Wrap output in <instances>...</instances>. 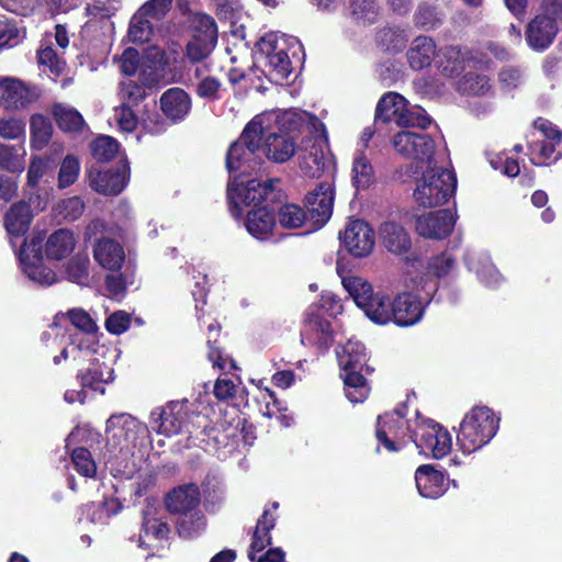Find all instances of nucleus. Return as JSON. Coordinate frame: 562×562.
Masks as SVG:
<instances>
[{
  "instance_id": "1",
  "label": "nucleus",
  "mask_w": 562,
  "mask_h": 562,
  "mask_svg": "<svg viewBox=\"0 0 562 562\" xmlns=\"http://www.w3.org/2000/svg\"><path fill=\"white\" fill-rule=\"evenodd\" d=\"M498 418L486 406L474 407L463 419L458 434L461 449L471 453L487 443L496 434Z\"/></svg>"
},
{
  "instance_id": "50",
  "label": "nucleus",
  "mask_w": 562,
  "mask_h": 562,
  "mask_svg": "<svg viewBox=\"0 0 562 562\" xmlns=\"http://www.w3.org/2000/svg\"><path fill=\"white\" fill-rule=\"evenodd\" d=\"M89 259L87 256H77L72 258L67 266V276L72 282L85 284L88 280Z\"/></svg>"
},
{
  "instance_id": "32",
  "label": "nucleus",
  "mask_w": 562,
  "mask_h": 562,
  "mask_svg": "<svg viewBox=\"0 0 562 562\" xmlns=\"http://www.w3.org/2000/svg\"><path fill=\"white\" fill-rule=\"evenodd\" d=\"M345 375L342 376L346 385L347 397L352 403H360L368 396V387L366 385V379L363 375L352 370L350 362L342 364Z\"/></svg>"
},
{
  "instance_id": "63",
  "label": "nucleus",
  "mask_w": 562,
  "mask_h": 562,
  "mask_svg": "<svg viewBox=\"0 0 562 562\" xmlns=\"http://www.w3.org/2000/svg\"><path fill=\"white\" fill-rule=\"evenodd\" d=\"M540 10V15L553 20L555 24L562 20V0H542Z\"/></svg>"
},
{
  "instance_id": "46",
  "label": "nucleus",
  "mask_w": 562,
  "mask_h": 562,
  "mask_svg": "<svg viewBox=\"0 0 562 562\" xmlns=\"http://www.w3.org/2000/svg\"><path fill=\"white\" fill-rule=\"evenodd\" d=\"M80 164L76 156L67 155L61 161L58 173V187L67 188L74 184L78 178Z\"/></svg>"
},
{
  "instance_id": "31",
  "label": "nucleus",
  "mask_w": 562,
  "mask_h": 562,
  "mask_svg": "<svg viewBox=\"0 0 562 562\" xmlns=\"http://www.w3.org/2000/svg\"><path fill=\"white\" fill-rule=\"evenodd\" d=\"M206 526L205 515L201 509L178 514L176 529L181 538H192Z\"/></svg>"
},
{
  "instance_id": "6",
  "label": "nucleus",
  "mask_w": 562,
  "mask_h": 562,
  "mask_svg": "<svg viewBox=\"0 0 562 562\" xmlns=\"http://www.w3.org/2000/svg\"><path fill=\"white\" fill-rule=\"evenodd\" d=\"M392 144L397 154L415 161H429L435 154V142L426 134L398 132L393 136Z\"/></svg>"
},
{
  "instance_id": "16",
  "label": "nucleus",
  "mask_w": 562,
  "mask_h": 562,
  "mask_svg": "<svg viewBox=\"0 0 562 562\" xmlns=\"http://www.w3.org/2000/svg\"><path fill=\"white\" fill-rule=\"evenodd\" d=\"M32 217L31 206L23 201L14 203L7 212L4 227L13 247H15L14 239H21V247L25 245L24 236L30 229Z\"/></svg>"
},
{
  "instance_id": "49",
  "label": "nucleus",
  "mask_w": 562,
  "mask_h": 562,
  "mask_svg": "<svg viewBox=\"0 0 562 562\" xmlns=\"http://www.w3.org/2000/svg\"><path fill=\"white\" fill-rule=\"evenodd\" d=\"M71 460L82 475L92 477L95 474L97 467L88 449L83 447L74 449Z\"/></svg>"
},
{
  "instance_id": "58",
  "label": "nucleus",
  "mask_w": 562,
  "mask_h": 562,
  "mask_svg": "<svg viewBox=\"0 0 562 562\" xmlns=\"http://www.w3.org/2000/svg\"><path fill=\"white\" fill-rule=\"evenodd\" d=\"M131 324V317L126 312L119 311L113 314H111L106 322L105 327L106 329L115 335H120L124 333Z\"/></svg>"
},
{
  "instance_id": "47",
  "label": "nucleus",
  "mask_w": 562,
  "mask_h": 562,
  "mask_svg": "<svg viewBox=\"0 0 562 562\" xmlns=\"http://www.w3.org/2000/svg\"><path fill=\"white\" fill-rule=\"evenodd\" d=\"M148 16L138 12L132 18L128 36L132 42H146L153 33L151 24L147 20Z\"/></svg>"
},
{
  "instance_id": "38",
  "label": "nucleus",
  "mask_w": 562,
  "mask_h": 562,
  "mask_svg": "<svg viewBox=\"0 0 562 562\" xmlns=\"http://www.w3.org/2000/svg\"><path fill=\"white\" fill-rule=\"evenodd\" d=\"M32 147L40 150L50 140L53 124L48 117L42 114H33L30 121Z\"/></svg>"
},
{
  "instance_id": "8",
  "label": "nucleus",
  "mask_w": 562,
  "mask_h": 562,
  "mask_svg": "<svg viewBox=\"0 0 562 562\" xmlns=\"http://www.w3.org/2000/svg\"><path fill=\"white\" fill-rule=\"evenodd\" d=\"M340 238L348 252L357 258L369 256L375 245L373 228L362 220L350 221Z\"/></svg>"
},
{
  "instance_id": "25",
  "label": "nucleus",
  "mask_w": 562,
  "mask_h": 562,
  "mask_svg": "<svg viewBox=\"0 0 562 562\" xmlns=\"http://www.w3.org/2000/svg\"><path fill=\"white\" fill-rule=\"evenodd\" d=\"M306 331L321 348L327 349L334 342V330L328 319L318 314H310L305 319Z\"/></svg>"
},
{
  "instance_id": "29",
  "label": "nucleus",
  "mask_w": 562,
  "mask_h": 562,
  "mask_svg": "<svg viewBox=\"0 0 562 562\" xmlns=\"http://www.w3.org/2000/svg\"><path fill=\"white\" fill-rule=\"evenodd\" d=\"M273 213L266 206L252 210L247 215L246 227L257 238H266L274 227Z\"/></svg>"
},
{
  "instance_id": "7",
  "label": "nucleus",
  "mask_w": 562,
  "mask_h": 562,
  "mask_svg": "<svg viewBox=\"0 0 562 562\" xmlns=\"http://www.w3.org/2000/svg\"><path fill=\"white\" fill-rule=\"evenodd\" d=\"M381 307L387 317L383 322H375L376 324H386L393 321L400 326H409L418 322L423 314L420 301L409 293L398 294L392 303L383 297Z\"/></svg>"
},
{
  "instance_id": "5",
  "label": "nucleus",
  "mask_w": 562,
  "mask_h": 562,
  "mask_svg": "<svg viewBox=\"0 0 562 562\" xmlns=\"http://www.w3.org/2000/svg\"><path fill=\"white\" fill-rule=\"evenodd\" d=\"M342 285L371 321L383 322L386 319L387 316L381 307L384 296L374 294L372 285L367 280L357 276H347L342 278Z\"/></svg>"
},
{
  "instance_id": "64",
  "label": "nucleus",
  "mask_w": 562,
  "mask_h": 562,
  "mask_svg": "<svg viewBox=\"0 0 562 562\" xmlns=\"http://www.w3.org/2000/svg\"><path fill=\"white\" fill-rule=\"evenodd\" d=\"M214 395L220 401L231 400L236 395V385L229 379H218L214 385Z\"/></svg>"
},
{
  "instance_id": "17",
  "label": "nucleus",
  "mask_w": 562,
  "mask_h": 562,
  "mask_svg": "<svg viewBox=\"0 0 562 562\" xmlns=\"http://www.w3.org/2000/svg\"><path fill=\"white\" fill-rule=\"evenodd\" d=\"M127 168L123 166L116 170H95L91 169L89 172L90 187L105 195L119 194L126 184Z\"/></svg>"
},
{
  "instance_id": "21",
  "label": "nucleus",
  "mask_w": 562,
  "mask_h": 562,
  "mask_svg": "<svg viewBox=\"0 0 562 562\" xmlns=\"http://www.w3.org/2000/svg\"><path fill=\"white\" fill-rule=\"evenodd\" d=\"M436 55V44L427 36L416 37L407 50V60L415 70L424 69L431 65Z\"/></svg>"
},
{
  "instance_id": "52",
  "label": "nucleus",
  "mask_w": 562,
  "mask_h": 562,
  "mask_svg": "<svg viewBox=\"0 0 562 562\" xmlns=\"http://www.w3.org/2000/svg\"><path fill=\"white\" fill-rule=\"evenodd\" d=\"M183 405H181L176 415L170 412H162L160 415L161 423L159 425V431L168 436L179 434L183 428L182 422Z\"/></svg>"
},
{
  "instance_id": "20",
  "label": "nucleus",
  "mask_w": 562,
  "mask_h": 562,
  "mask_svg": "<svg viewBox=\"0 0 562 562\" xmlns=\"http://www.w3.org/2000/svg\"><path fill=\"white\" fill-rule=\"evenodd\" d=\"M94 259L105 269L119 270L124 262L123 247L110 238H100L93 248Z\"/></svg>"
},
{
  "instance_id": "15",
  "label": "nucleus",
  "mask_w": 562,
  "mask_h": 562,
  "mask_svg": "<svg viewBox=\"0 0 562 562\" xmlns=\"http://www.w3.org/2000/svg\"><path fill=\"white\" fill-rule=\"evenodd\" d=\"M558 32L559 25L553 20L537 14L527 24L525 36L532 49L544 50L553 43Z\"/></svg>"
},
{
  "instance_id": "3",
  "label": "nucleus",
  "mask_w": 562,
  "mask_h": 562,
  "mask_svg": "<svg viewBox=\"0 0 562 562\" xmlns=\"http://www.w3.org/2000/svg\"><path fill=\"white\" fill-rule=\"evenodd\" d=\"M279 182V179H270L263 182L252 179L245 183L235 178L227 187V198L232 205L233 215L236 217L240 215V204L250 205L263 201H273L277 196L274 184Z\"/></svg>"
},
{
  "instance_id": "54",
  "label": "nucleus",
  "mask_w": 562,
  "mask_h": 562,
  "mask_svg": "<svg viewBox=\"0 0 562 562\" xmlns=\"http://www.w3.org/2000/svg\"><path fill=\"white\" fill-rule=\"evenodd\" d=\"M244 144L237 139L234 142L226 156V167L229 171L238 170L241 167V162L250 156Z\"/></svg>"
},
{
  "instance_id": "37",
  "label": "nucleus",
  "mask_w": 562,
  "mask_h": 562,
  "mask_svg": "<svg viewBox=\"0 0 562 562\" xmlns=\"http://www.w3.org/2000/svg\"><path fill=\"white\" fill-rule=\"evenodd\" d=\"M53 116L59 128L65 132H80L85 126L81 114L76 109L64 104L53 106Z\"/></svg>"
},
{
  "instance_id": "43",
  "label": "nucleus",
  "mask_w": 562,
  "mask_h": 562,
  "mask_svg": "<svg viewBox=\"0 0 562 562\" xmlns=\"http://www.w3.org/2000/svg\"><path fill=\"white\" fill-rule=\"evenodd\" d=\"M215 45L213 41L191 37L186 45V57L191 63H200L211 55Z\"/></svg>"
},
{
  "instance_id": "57",
  "label": "nucleus",
  "mask_w": 562,
  "mask_h": 562,
  "mask_svg": "<svg viewBox=\"0 0 562 562\" xmlns=\"http://www.w3.org/2000/svg\"><path fill=\"white\" fill-rule=\"evenodd\" d=\"M456 260L448 254H441L440 256L434 257L429 265V272L434 276L441 278L447 276L454 267Z\"/></svg>"
},
{
  "instance_id": "60",
  "label": "nucleus",
  "mask_w": 562,
  "mask_h": 562,
  "mask_svg": "<svg viewBox=\"0 0 562 562\" xmlns=\"http://www.w3.org/2000/svg\"><path fill=\"white\" fill-rule=\"evenodd\" d=\"M220 88L221 82L217 79L214 77H205L198 83L196 93L203 99L213 101L217 99Z\"/></svg>"
},
{
  "instance_id": "35",
  "label": "nucleus",
  "mask_w": 562,
  "mask_h": 562,
  "mask_svg": "<svg viewBox=\"0 0 562 562\" xmlns=\"http://www.w3.org/2000/svg\"><path fill=\"white\" fill-rule=\"evenodd\" d=\"M189 23L191 37L217 42V27L212 16L202 12H192L189 15Z\"/></svg>"
},
{
  "instance_id": "11",
  "label": "nucleus",
  "mask_w": 562,
  "mask_h": 562,
  "mask_svg": "<svg viewBox=\"0 0 562 562\" xmlns=\"http://www.w3.org/2000/svg\"><path fill=\"white\" fill-rule=\"evenodd\" d=\"M454 220L450 211L439 210L416 217L415 229L418 235L430 239L447 237L453 229Z\"/></svg>"
},
{
  "instance_id": "61",
  "label": "nucleus",
  "mask_w": 562,
  "mask_h": 562,
  "mask_svg": "<svg viewBox=\"0 0 562 562\" xmlns=\"http://www.w3.org/2000/svg\"><path fill=\"white\" fill-rule=\"evenodd\" d=\"M38 63L48 66L55 75H59L64 69V63L50 47H45L38 52Z\"/></svg>"
},
{
  "instance_id": "18",
  "label": "nucleus",
  "mask_w": 562,
  "mask_h": 562,
  "mask_svg": "<svg viewBox=\"0 0 562 562\" xmlns=\"http://www.w3.org/2000/svg\"><path fill=\"white\" fill-rule=\"evenodd\" d=\"M380 235L383 246L395 255L406 254L412 241L405 228L395 222H385L380 227Z\"/></svg>"
},
{
  "instance_id": "12",
  "label": "nucleus",
  "mask_w": 562,
  "mask_h": 562,
  "mask_svg": "<svg viewBox=\"0 0 562 562\" xmlns=\"http://www.w3.org/2000/svg\"><path fill=\"white\" fill-rule=\"evenodd\" d=\"M0 93L8 109L21 110L35 102L40 93L35 87L26 86L15 78H5L0 81Z\"/></svg>"
},
{
  "instance_id": "36",
  "label": "nucleus",
  "mask_w": 562,
  "mask_h": 562,
  "mask_svg": "<svg viewBox=\"0 0 562 562\" xmlns=\"http://www.w3.org/2000/svg\"><path fill=\"white\" fill-rule=\"evenodd\" d=\"M26 151L22 146H10L0 143V169L11 173H20L25 167Z\"/></svg>"
},
{
  "instance_id": "19",
  "label": "nucleus",
  "mask_w": 562,
  "mask_h": 562,
  "mask_svg": "<svg viewBox=\"0 0 562 562\" xmlns=\"http://www.w3.org/2000/svg\"><path fill=\"white\" fill-rule=\"evenodd\" d=\"M165 115L173 121L184 117L191 109L189 94L180 88L168 89L160 98Z\"/></svg>"
},
{
  "instance_id": "39",
  "label": "nucleus",
  "mask_w": 562,
  "mask_h": 562,
  "mask_svg": "<svg viewBox=\"0 0 562 562\" xmlns=\"http://www.w3.org/2000/svg\"><path fill=\"white\" fill-rule=\"evenodd\" d=\"M353 21L361 25L374 24L381 15V7L374 0H353L350 4Z\"/></svg>"
},
{
  "instance_id": "9",
  "label": "nucleus",
  "mask_w": 562,
  "mask_h": 562,
  "mask_svg": "<svg viewBox=\"0 0 562 562\" xmlns=\"http://www.w3.org/2000/svg\"><path fill=\"white\" fill-rule=\"evenodd\" d=\"M335 190L331 182L323 181L305 196L308 218L317 225H324L333 214Z\"/></svg>"
},
{
  "instance_id": "59",
  "label": "nucleus",
  "mask_w": 562,
  "mask_h": 562,
  "mask_svg": "<svg viewBox=\"0 0 562 562\" xmlns=\"http://www.w3.org/2000/svg\"><path fill=\"white\" fill-rule=\"evenodd\" d=\"M172 0H150L147 1L139 11L151 19H161L170 9Z\"/></svg>"
},
{
  "instance_id": "10",
  "label": "nucleus",
  "mask_w": 562,
  "mask_h": 562,
  "mask_svg": "<svg viewBox=\"0 0 562 562\" xmlns=\"http://www.w3.org/2000/svg\"><path fill=\"white\" fill-rule=\"evenodd\" d=\"M299 148L295 137L285 131L268 132L261 145L265 157L273 164L291 160Z\"/></svg>"
},
{
  "instance_id": "30",
  "label": "nucleus",
  "mask_w": 562,
  "mask_h": 562,
  "mask_svg": "<svg viewBox=\"0 0 562 562\" xmlns=\"http://www.w3.org/2000/svg\"><path fill=\"white\" fill-rule=\"evenodd\" d=\"M468 58V53L459 46H447L441 50L439 68L446 77H456L463 70Z\"/></svg>"
},
{
  "instance_id": "26",
  "label": "nucleus",
  "mask_w": 562,
  "mask_h": 562,
  "mask_svg": "<svg viewBox=\"0 0 562 562\" xmlns=\"http://www.w3.org/2000/svg\"><path fill=\"white\" fill-rule=\"evenodd\" d=\"M375 44L383 52L398 53L405 48L407 35L398 26L385 25L375 33Z\"/></svg>"
},
{
  "instance_id": "44",
  "label": "nucleus",
  "mask_w": 562,
  "mask_h": 562,
  "mask_svg": "<svg viewBox=\"0 0 562 562\" xmlns=\"http://www.w3.org/2000/svg\"><path fill=\"white\" fill-rule=\"evenodd\" d=\"M91 151L97 160L109 161L116 156L119 144L110 136H100L92 142Z\"/></svg>"
},
{
  "instance_id": "24",
  "label": "nucleus",
  "mask_w": 562,
  "mask_h": 562,
  "mask_svg": "<svg viewBox=\"0 0 562 562\" xmlns=\"http://www.w3.org/2000/svg\"><path fill=\"white\" fill-rule=\"evenodd\" d=\"M76 246L74 234L65 228L54 232L45 244V254L48 258L60 260L72 252Z\"/></svg>"
},
{
  "instance_id": "28",
  "label": "nucleus",
  "mask_w": 562,
  "mask_h": 562,
  "mask_svg": "<svg viewBox=\"0 0 562 562\" xmlns=\"http://www.w3.org/2000/svg\"><path fill=\"white\" fill-rule=\"evenodd\" d=\"M276 518L269 510H265L261 517L258 519L256 528L252 535V541L248 558L251 561L256 560L255 553L262 551L266 547L271 544L270 530L274 527Z\"/></svg>"
},
{
  "instance_id": "33",
  "label": "nucleus",
  "mask_w": 562,
  "mask_h": 562,
  "mask_svg": "<svg viewBox=\"0 0 562 562\" xmlns=\"http://www.w3.org/2000/svg\"><path fill=\"white\" fill-rule=\"evenodd\" d=\"M404 102L405 99L396 92L385 93L378 102L375 109V120L382 121L384 123L391 121L397 123V116L404 109Z\"/></svg>"
},
{
  "instance_id": "40",
  "label": "nucleus",
  "mask_w": 562,
  "mask_h": 562,
  "mask_svg": "<svg viewBox=\"0 0 562 562\" xmlns=\"http://www.w3.org/2000/svg\"><path fill=\"white\" fill-rule=\"evenodd\" d=\"M353 183L357 189H367L374 182V170L370 160L360 154L353 160Z\"/></svg>"
},
{
  "instance_id": "2",
  "label": "nucleus",
  "mask_w": 562,
  "mask_h": 562,
  "mask_svg": "<svg viewBox=\"0 0 562 562\" xmlns=\"http://www.w3.org/2000/svg\"><path fill=\"white\" fill-rule=\"evenodd\" d=\"M457 179L452 171L447 169L428 170L417 181L414 191L415 201L424 207H434L443 204L453 194Z\"/></svg>"
},
{
  "instance_id": "23",
  "label": "nucleus",
  "mask_w": 562,
  "mask_h": 562,
  "mask_svg": "<svg viewBox=\"0 0 562 562\" xmlns=\"http://www.w3.org/2000/svg\"><path fill=\"white\" fill-rule=\"evenodd\" d=\"M261 50L266 54L269 72L278 80L286 79L292 70V63L286 52L266 41L262 42Z\"/></svg>"
},
{
  "instance_id": "45",
  "label": "nucleus",
  "mask_w": 562,
  "mask_h": 562,
  "mask_svg": "<svg viewBox=\"0 0 562 562\" xmlns=\"http://www.w3.org/2000/svg\"><path fill=\"white\" fill-rule=\"evenodd\" d=\"M488 89L490 79L475 72H468L459 83V90L469 94H484Z\"/></svg>"
},
{
  "instance_id": "22",
  "label": "nucleus",
  "mask_w": 562,
  "mask_h": 562,
  "mask_svg": "<svg viewBox=\"0 0 562 562\" xmlns=\"http://www.w3.org/2000/svg\"><path fill=\"white\" fill-rule=\"evenodd\" d=\"M270 115L268 114H259L256 115L248 124L245 126L241 135L238 140L240 144H244L249 154H255L257 150L261 149V145L265 138V133H268L269 126L268 121Z\"/></svg>"
},
{
  "instance_id": "62",
  "label": "nucleus",
  "mask_w": 562,
  "mask_h": 562,
  "mask_svg": "<svg viewBox=\"0 0 562 562\" xmlns=\"http://www.w3.org/2000/svg\"><path fill=\"white\" fill-rule=\"evenodd\" d=\"M139 61L138 52L132 47L126 48L120 58V68L123 74L132 76L136 72Z\"/></svg>"
},
{
  "instance_id": "51",
  "label": "nucleus",
  "mask_w": 562,
  "mask_h": 562,
  "mask_svg": "<svg viewBox=\"0 0 562 562\" xmlns=\"http://www.w3.org/2000/svg\"><path fill=\"white\" fill-rule=\"evenodd\" d=\"M414 21L417 26L431 30L441 22V18L435 7L424 4L418 7L414 15Z\"/></svg>"
},
{
  "instance_id": "55",
  "label": "nucleus",
  "mask_w": 562,
  "mask_h": 562,
  "mask_svg": "<svg viewBox=\"0 0 562 562\" xmlns=\"http://www.w3.org/2000/svg\"><path fill=\"white\" fill-rule=\"evenodd\" d=\"M25 123L21 119L9 117L0 120V136L7 139H16L24 134Z\"/></svg>"
},
{
  "instance_id": "41",
  "label": "nucleus",
  "mask_w": 562,
  "mask_h": 562,
  "mask_svg": "<svg viewBox=\"0 0 562 562\" xmlns=\"http://www.w3.org/2000/svg\"><path fill=\"white\" fill-rule=\"evenodd\" d=\"M401 127L426 128L430 124V117L419 108H407V101L404 102V109L397 116V123Z\"/></svg>"
},
{
  "instance_id": "14",
  "label": "nucleus",
  "mask_w": 562,
  "mask_h": 562,
  "mask_svg": "<svg viewBox=\"0 0 562 562\" xmlns=\"http://www.w3.org/2000/svg\"><path fill=\"white\" fill-rule=\"evenodd\" d=\"M533 127L543 136L539 150V157L543 161L539 165H548V161L558 160L562 156V131L542 117L535 120Z\"/></svg>"
},
{
  "instance_id": "56",
  "label": "nucleus",
  "mask_w": 562,
  "mask_h": 562,
  "mask_svg": "<svg viewBox=\"0 0 562 562\" xmlns=\"http://www.w3.org/2000/svg\"><path fill=\"white\" fill-rule=\"evenodd\" d=\"M114 119L119 127L124 132H133L137 126V117L128 104H122L115 109Z\"/></svg>"
},
{
  "instance_id": "34",
  "label": "nucleus",
  "mask_w": 562,
  "mask_h": 562,
  "mask_svg": "<svg viewBox=\"0 0 562 562\" xmlns=\"http://www.w3.org/2000/svg\"><path fill=\"white\" fill-rule=\"evenodd\" d=\"M424 447L429 449L437 459L445 457L451 450V437L449 432L439 427H432L423 436Z\"/></svg>"
},
{
  "instance_id": "42",
  "label": "nucleus",
  "mask_w": 562,
  "mask_h": 562,
  "mask_svg": "<svg viewBox=\"0 0 562 562\" xmlns=\"http://www.w3.org/2000/svg\"><path fill=\"white\" fill-rule=\"evenodd\" d=\"M308 218L307 211L296 204H285L279 210V223L284 228H297Z\"/></svg>"
},
{
  "instance_id": "27",
  "label": "nucleus",
  "mask_w": 562,
  "mask_h": 562,
  "mask_svg": "<svg viewBox=\"0 0 562 562\" xmlns=\"http://www.w3.org/2000/svg\"><path fill=\"white\" fill-rule=\"evenodd\" d=\"M416 486L425 497H437L443 483V475L431 465H422L415 475Z\"/></svg>"
},
{
  "instance_id": "53",
  "label": "nucleus",
  "mask_w": 562,
  "mask_h": 562,
  "mask_svg": "<svg viewBox=\"0 0 562 562\" xmlns=\"http://www.w3.org/2000/svg\"><path fill=\"white\" fill-rule=\"evenodd\" d=\"M146 93L142 86L133 82H122L120 89V98L122 100V104H128L130 108L137 105L144 98Z\"/></svg>"
},
{
  "instance_id": "13",
  "label": "nucleus",
  "mask_w": 562,
  "mask_h": 562,
  "mask_svg": "<svg viewBox=\"0 0 562 562\" xmlns=\"http://www.w3.org/2000/svg\"><path fill=\"white\" fill-rule=\"evenodd\" d=\"M164 502L166 509L172 515L192 512L200 509L201 492L194 483L181 484L169 491Z\"/></svg>"
},
{
  "instance_id": "4",
  "label": "nucleus",
  "mask_w": 562,
  "mask_h": 562,
  "mask_svg": "<svg viewBox=\"0 0 562 562\" xmlns=\"http://www.w3.org/2000/svg\"><path fill=\"white\" fill-rule=\"evenodd\" d=\"M299 168L304 177L321 178L329 166L327 144L321 137H304L296 150Z\"/></svg>"
},
{
  "instance_id": "48",
  "label": "nucleus",
  "mask_w": 562,
  "mask_h": 562,
  "mask_svg": "<svg viewBox=\"0 0 562 562\" xmlns=\"http://www.w3.org/2000/svg\"><path fill=\"white\" fill-rule=\"evenodd\" d=\"M67 317L78 330L85 334L92 335L98 331V325L90 314L82 308H72L68 311Z\"/></svg>"
}]
</instances>
